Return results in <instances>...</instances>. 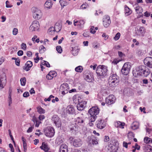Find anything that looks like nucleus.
Returning <instances> with one entry per match:
<instances>
[{
    "label": "nucleus",
    "instance_id": "nucleus-1",
    "mask_svg": "<svg viewBox=\"0 0 152 152\" xmlns=\"http://www.w3.org/2000/svg\"><path fill=\"white\" fill-rule=\"evenodd\" d=\"M133 74L135 77L138 76L143 75L145 77H147L150 73L148 68L145 66H140L137 67L133 70Z\"/></svg>",
    "mask_w": 152,
    "mask_h": 152
},
{
    "label": "nucleus",
    "instance_id": "nucleus-2",
    "mask_svg": "<svg viewBox=\"0 0 152 152\" xmlns=\"http://www.w3.org/2000/svg\"><path fill=\"white\" fill-rule=\"evenodd\" d=\"M99 109L97 107H93L88 110V113L91 115L90 117V121L91 122H94L96 120V116L99 113Z\"/></svg>",
    "mask_w": 152,
    "mask_h": 152
},
{
    "label": "nucleus",
    "instance_id": "nucleus-3",
    "mask_svg": "<svg viewBox=\"0 0 152 152\" xmlns=\"http://www.w3.org/2000/svg\"><path fill=\"white\" fill-rule=\"evenodd\" d=\"M119 82L118 77L115 74H113L110 76L108 83L110 86L113 87L118 85Z\"/></svg>",
    "mask_w": 152,
    "mask_h": 152
},
{
    "label": "nucleus",
    "instance_id": "nucleus-4",
    "mask_svg": "<svg viewBox=\"0 0 152 152\" xmlns=\"http://www.w3.org/2000/svg\"><path fill=\"white\" fill-rule=\"evenodd\" d=\"M107 71V67L105 66L100 65L97 66L96 72L97 75L99 76L98 78H99V77H100V76H104L106 75Z\"/></svg>",
    "mask_w": 152,
    "mask_h": 152
},
{
    "label": "nucleus",
    "instance_id": "nucleus-5",
    "mask_svg": "<svg viewBox=\"0 0 152 152\" xmlns=\"http://www.w3.org/2000/svg\"><path fill=\"white\" fill-rule=\"evenodd\" d=\"M31 10L34 18L36 19H39L41 18L42 13L40 10L35 7H33Z\"/></svg>",
    "mask_w": 152,
    "mask_h": 152
},
{
    "label": "nucleus",
    "instance_id": "nucleus-6",
    "mask_svg": "<svg viewBox=\"0 0 152 152\" xmlns=\"http://www.w3.org/2000/svg\"><path fill=\"white\" fill-rule=\"evenodd\" d=\"M131 68V66L129 62L125 63L121 69V72L123 74L126 75L129 72Z\"/></svg>",
    "mask_w": 152,
    "mask_h": 152
},
{
    "label": "nucleus",
    "instance_id": "nucleus-7",
    "mask_svg": "<svg viewBox=\"0 0 152 152\" xmlns=\"http://www.w3.org/2000/svg\"><path fill=\"white\" fill-rule=\"evenodd\" d=\"M44 132L45 135L50 137H53L55 133L53 128L50 127H48L45 129Z\"/></svg>",
    "mask_w": 152,
    "mask_h": 152
},
{
    "label": "nucleus",
    "instance_id": "nucleus-8",
    "mask_svg": "<svg viewBox=\"0 0 152 152\" xmlns=\"http://www.w3.org/2000/svg\"><path fill=\"white\" fill-rule=\"evenodd\" d=\"M39 27V22L37 20L34 21L30 25L29 29L32 31L38 30Z\"/></svg>",
    "mask_w": 152,
    "mask_h": 152
},
{
    "label": "nucleus",
    "instance_id": "nucleus-9",
    "mask_svg": "<svg viewBox=\"0 0 152 152\" xmlns=\"http://www.w3.org/2000/svg\"><path fill=\"white\" fill-rule=\"evenodd\" d=\"M52 121L56 126L57 127H59L61 126V123L60 119L56 115H54L52 118Z\"/></svg>",
    "mask_w": 152,
    "mask_h": 152
},
{
    "label": "nucleus",
    "instance_id": "nucleus-10",
    "mask_svg": "<svg viewBox=\"0 0 152 152\" xmlns=\"http://www.w3.org/2000/svg\"><path fill=\"white\" fill-rule=\"evenodd\" d=\"M60 89L61 91V94L64 95L68 93L69 89L68 85L67 83H64L62 84L60 87Z\"/></svg>",
    "mask_w": 152,
    "mask_h": 152
},
{
    "label": "nucleus",
    "instance_id": "nucleus-11",
    "mask_svg": "<svg viewBox=\"0 0 152 152\" xmlns=\"http://www.w3.org/2000/svg\"><path fill=\"white\" fill-rule=\"evenodd\" d=\"M88 143L91 146L98 144L97 139L94 136H89L87 138Z\"/></svg>",
    "mask_w": 152,
    "mask_h": 152
},
{
    "label": "nucleus",
    "instance_id": "nucleus-12",
    "mask_svg": "<svg viewBox=\"0 0 152 152\" xmlns=\"http://www.w3.org/2000/svg\"><path fill=\"white\" fill-rule=\"evenodd\" d=\"M103 25L105 27H107L111 23L110 17L108 15H105L103 19Z\"/></svg>",
    "mask_w": 152,
    "mask_h": 152
},
{
    "label": "nucleus",
    "instance_id": "nucleus-13",
    "mask_svg": "<svg viewBox=\"0 0 152 152\" xmlns=\"http://www.w3.org/2000/svg\"><path fill=\"white\" fill-rule=\"evenodd\" d=\"M6 83V78L5 75L3 74L0 75V87L3 88Z\"/></svg>",
    "mask_w": 152,
    "mask_h": 152
},
{
    "label": "nucleus",
    "instance_id": "nucleus-14",
    "mask_svg": "<svg viewBox=\"0 0 152 152\" xmlns=\"http://www.w3.org/2000/svg\"><path fill=\"white\" fill-rule=\"evenodd\" d=\"M143 61L145 65L150 68H152V57H147Z\"/></svg>",
    "mask_w": 152,
    "mask_h": 152
},
{
    "label": "nucleus",
    "instance_id": "nucleus-15",
    "mask_svg": "<svg viewBox=\"0 0 152 152\" xmlns=\"http://www.w3.org/2000/svg\"><path fill=\"white\" fill-rule=\"evenodd\" d=\"M97 127L100 129H103L106 126L105 123L103 120L99 119L96 122Z\"/></svg>",
    "mask_w": 152,
    "mask_h": 152
},
{
    "label": "nucleus",
    "instance_id": "nucleus-16",
    "mask_svg": "<svg viewBox=\"0 0 152 152\" xmlns=\"http://www.w3.org/2000/svg\"><path fill=\"white\" fill-rule=\"evenodd\" d=\"M115 101V98L113 95H110L105 99L106 103L110 105L114 103Z\"/></svg>",
    "mask_w": 152,
    "mask_h": 152
},
{
    "label": "nucleus",
    "instance_id": "nucleus-17",
    "mask_svg": "<svg viewBox=\"0 0 152 152\" xmlns=\"http://www.w3.org/2000/svg\"><path fill=\"white\" fill-rule=\"evenodd\" d=\"M145 29L143 27H140L136 31L135 34L137 36H143L145 33Z\"/></svg>",
    "mask_w": 152,
    "mask_h": 152
},
{
    "label": "nucleus",
    "instance_id": "nucleus-18",
    "mask_svg": "<svg viewBox=\"0 0 152 152\" xmlns=\"http://www.w3.org/2000/svg\"><path fill=\"white\" fill-rule=\"evenodd\" d=\"M86 102L85 101L80 102L77 104V109L79 110H83L86 106Z\"/></svg>",
    "mask_w": 152,
    "mask_h": 152
},
{
    "label": "nucleus",
    "instance_id": "nucleus-19",
    "mask_svg": "<svg viewBox=\"0 0 152 152\" xmlns=\"http://www.w3.org/2000/svg\"><path fill=\"white\" fill-rule=\"evenodd\" d=\"M40 148L42 150H43L45 152H50L51 151L50 148L49 147L47 143L43 142L42 143L41 146Z\"/></svg>",
    "mask_w": 152,
    "mask_h": 152
},
{
    "label": "nucleus",
    "instance_id": "nucleus-20",
    "mask_svg": "<svg viewBox=\"0 0 152 152\" xmlns=\"http://www.w3.org/2000/svg\"><path fill=\"white\" fill-rule=\"evenodd\" d=\"M32 62L31 61H28L23 67V69L28 71L30 70V68L32 67Z\"/></svg>",
    "mask_w": 152,
    "mask_h": 152
},
{
    "label": "nucleus",
    "instance_id": "nucleus-21",
    "mask_svg": "<svg viewBox=\"0 0 152 152\" xmlns=\"http://www.w3.org/2000/svg\"><path fill=\"white\" fill-rule=\"evenodd\" d=\"M74 24L75 26H77L80 28L83 27L85 23V21L83 20H80L79 21L74 20Z\"/></svg>",
    "mask_w": 152,
    "mask_h": 152
},
{
    "label": "nucleus",
    "instance_id": "nucleus-22",
    "mask_svg": "<svg viewBox=\"0 0 152 152\" xmlns=\"http://www.w3.org/2000/svg\"><path fill=\"white\" fill-rule=\"evenodd\" d=\"M56 76V73L54 71H50L46 76L47 79L50 80L53 79V77Z\"/></svg>",
    "mask_w": 152,
    "mask_h": 152
},
{
    "label": "nucleus",
    "instance_id": "nucleus-23",
    "mask_svg": "<svg viewBox=\"0 0 152 152\" xmlns=\"http://www.w3.org/2000/svg\"><path fill=\"white\" fill-rule=\"evenodd\" d=\"M82 144V141L79 139H75L73 142V145L76 147H80Z\"/></svg>",
    "mask_w": 152,
    "mask_h": 152
},
{
    "label": "nucleus",
    "instance_id": "nucleus-24",
    "mask_svg": "<svg viewBox=\"0 0 152 152\" xmlns=\"http://www.w3.org/2000/svg\"><path fill=\"white\" fill-rule=\"evenodd\" d=\"M84 78L85 80L88 82H92L94 80L93 75L91 74L86 75Z\"/></svg>",
    "mask_w": 152,
    "mask_h": 152
},
{
    "label": "nucleus",
    "instance_id": "nucleus-25",
    "mask_svg": "<svg viewBox=\"0 0 152 152\" xmlns=\"http://www.w3.org/2000/svg\"><path fill=\"white\" fill-rule=\"evenodd\" d=\"M67 112L70 114H73L75 112V110L73 106L71 105L68 106L67 108Z\"/></svg>",
    "mask_w": 152,
    "mask_h": 152
},
{
    "label": "nucleus",
    "instance_id": "nucleus-26",
    "mask_svg": "<svg viewBox=\"0 0 152 152\" xmlns=\"http://www.w3.org/2000/svg\"><path fill=\"white\" fill-rule=\"evenodd\" d=\"M115 126L117 127H120L122 129H124V126L125 125V123L120 121H117L115 123Z\"/></svg>",
    "mask_w": 152,
    "mask_h": 152
},
{
    "label": "nucleus",
    "instance_id": "nucleus-27",
    "mask_svg": "<svg viewBox=\"0 0 152 152\" xmlns=\"http://www.w3.org/2000/svg\"><path fill=\"white\" fill-rule=\"evenodd\" d=\"M61 25L59 23H57L55 25L54 28H55V31L58 32L61 30Z\"/></svg>",
    "mask_w": 152,
    "mask_h": 152
},
{
    "label": "nucleus",
    "instance_id": "nucleus-28",
    "mask_svg": "<svg viewBox=\"0 0 152 152\" xmlns=\"http://www.w3.org/2000/svg\"><path fill=\"white\" fill-rule=\"evenodd\" d=\"M143 150L145 152H152V147L149 145H146L143 147Z\"/></svg>",
    "mask_w": 152,
    "mask_h": 152
},
{
    "label": "nucleus",
    "instance_id": "nucleus-29",
    "mask_svg": "<svg viewBox=\"0 0 152 152\" xmlns=\"http://www.w3.org/2000/svg\"><path fill=\"white\" fill-rule=\"evenodd\" d=\"M139 124L137 122H133L131 125V128L133 130H135L138 128Z\"/></svg>",
    "mask_w": 152,
    "mask_h": 152
},
{
    "label": "nucleus",
    "instance_id": "nucleus-30",
    "mask_svg": "<svg viewBox=\"0 0 152 152\" xmlns=\"http://www.w3.org/2000/svg\"><path fill=\"white\" fill-rule=\"evenodd\" d=\"M52 5L53 3L51 1H47L45 3V6L48 9H50L52 7Z\"/></svg>",
    "mask_w": 152,
    "mask_h": 152
},
{
    "label": "nucleus",
    "instance_id": "nucleus-31",
    "mask_svg": "<svg viewBox=\"0 0 152 152\" xmlns=\"http://www.w3.org/2000/svg\"><path fill=\"white\" fill-rule=\"evenodd\" d=\"M72 53L74 56H76L77 55L79 51V50L77 47L72 48Z\"/></svg>",
    "mask_w": 152,
    "mask_h": 152
},
{
    "label": "nucleus",
    "instance_id": "nucleus-32",
    "mask_svg": "<svg viewBox=\"0 0 152 152\" xmlns=\"http://www.w3.org/2000/svg\"><path fill=\"white\" fill-rule=\"evenodd\" d=\"M136 12L137 14H140L142 12V7L138 6L135 8Z\"/></svg>",
    "mask_w": 152,
    "mask_h": 152
},
{
    "label": "nucleus",
    "instance_id": "nucleus-33",
    "mask_svg": "<svg viewBox=\"0 0 152 152\" xmlns=\"http://www.w3.org/2000/svg\"><path fill=\"white\" fill-rule=\"evenodd\" d=\"M64 140V139L61 137H57L56 139V144L58 145H60L63 142Z\"/></svg>",
    "mask_w": 152,
    "mask_h": 152
},
{
    "label": "nucleus",
    "instance_id": "nucleus-34",
    "mask_svg": "<svg viewBox=\"0 0 152 152\" xmlns=\"http://www.w3.org/2000/svg\"><path fill=\"white\" fill-rule=\"evenodd\" d=\"M125 14L126 15H129L131 14L132 11L127 6H125Z\"/></svg>",
    "mask_w": 152,
    "mask_h": 152
},
{
    "label": "nucleus",
    "instance_id": "nucleus-35",
    "mask_svg": "<svg viewBox=\"0 0 152 152\" xmlns=\"http://www.w3.org/2000/svg\"><path fill=\"white\" fill-rule=\"evenodd\" d=\"M60 5L62 8H63L64 6H67L68 4V2L64 0H60L59 1Z\"/></svg>",
    "mask_w": 152,
    "mask_h": 152
},
{
    "label": "nucleus",
    "instance_id": "nucleus-36",
    "mask_svg": "<svg viewBox=\"0 0 152 152\" xmlns=\"http://www.w3.org/2000/svg\"><path fill=\"white\" fill-rule=\"evenodd\" d=\"M55 31V28L53 27L50 28L48 30V32L50 35L53 34Z\"/></svg>",
    "mask_w": 152,
    "mask_h": 152
},
{
    "label": "nucleus",
    "instance_id": "nucleus-37",
    "mask_svg": "<svg viewBox=\"0 0 152 152\" xmlns=\"http://www.w3.org/2000/svg\"><path fill=\"white\" fill-rule=\"evenodd\" d=\"M111 151H110L111 152H117L118 150V148L114 145L111 146L110 147Z\"/></svg>",
    "mask_w": 152,
    "mask_h": 152
},
{
    "label": "nucleus",
    "instance_id": "nucleus-38",
    "mask_svg": "<svg viewBox=\"0 0 152 152\" xmlns=\"http://www.w3.org/2000/svg\"><path fill=\"white\" fill-rule=\"evenodd\" d=\"M37 111L40 114L44 113H45V110H44L41 107L39 106L37 107Z\"/></svg>",
    "mask_w": 152,
    "mask_h": 152
},
{
    "label": "nucleus",
    "instance_id": "nucleus-39",
    "mask_svg": "<svg viewBox=\"0 0 152 152\" xmlns=\"http://www.w3.org/2000/svg\"><path fill=\"white\" fill-rule=\"evenodd\" d=\"M21 84L22 86H24L26 83V79L25 77H23L20 79Z\"/></svg>",
    "mask_w": 152,
    "mask_h": 152
},
{
    "label": "nucleus",
    "instance_id": "nucleus-40",
    "mask_svg": "<svg viewBox=\"0 0 152 152\" xmlns=\"http://www.w3.org/2000/svg\"><path fill=\"white\" fill-rule=\"evenodd\" d=\"M127 137L128 139H130L134 137V135L132 132H130L128 133Z\"/></svg>",
    "mask_w": 152,
    "mask_h": 152
},
{
    "label": "nucleus",
    "instance_id": "nucleus-41",
    "mask_svg": "<svg viewBox=\"0 0 152 152\" xmlns=\"http://www.w3.org/2000/svg\"><path fill=\"white\" fill-rule=\"evenodd\" d=\"M83 70V67L81 66H79L75 68L76 72H81Z\"/></svg>",
    "mask_w": 152,
    "mask_h": 152
},
{
    "label": "nucleus",
    "instance_id": "nucleus-42",
    "mask_svg": "<svg viewBox=\"0 0 152 152\" xmlns=\"http://www.w3.org/2000/svg\"><path fill=\"white\" fill-rule=\"evenodd\" d=\"M151 138H149L148 137H145L144 139V142L146 143H150Z\"/></svg>",
    "mask_w": 152,
    "mask_h": 152
},
{
    "label": "nucleus",
    "instance_id": "nucleus-43",
    "mask_svg": "<svg viewBox=\"0 0 152 152\" xmlns=\"http://www.w3.org/2000/svg\"><path fill=\"white\" fill-rule=\"evenodd\" d=\"M60 148L61 149H64L65 150H67L68 151L67 146L65 144H61L60 146Z\"/></svg>",
    "mask_w": 152,
    "mask_h": 152
},
{
    "label": "nucleus",
    "instance_id": "nucleus-44",
    "mask_svg": "<svg viewBox=\"0 0 152 152\" xmlns=\"http://www.w3.org/2000/svg\"><path fill=\"white\" fill-rule=\"evenodd\" d=\"M142 81L143 84H146L148 83L150 84H151V86H152V80H151L149 82L148 81V80L147 79H143L142 80Z\"/></svg>",
    "mask_w": 152,
    "mask_h": 152
},
{
    "label": "nucleus",
    "instance_id": "nucleus-45",
    "mask_svg": "<svg viewBox=\"0 0 152 152\" xmlns=\"http://www.w3.org/2000/svg\"><path fill=\"white\" fill-rule=\"evenodd\" d=\"M121 35L120 33L119 32L117 33L115 37H114V39L115 40H118L120 37Z\"/></svg>",
    "mask_w": 152,
    "mask_h": 152
},
{
    "label": "nucleus",
    "instance_id": "nucleus-46",
    "mask_svg": "<svg viewBox=\"0 0 152 152\" xmlns=\"http://www.w3.org/2000/svg\"><path fill=\"white\" fill-rule=\"evenodd\" d=\"M39 52L40 53H44L46 50L45 48L43 45H41L40 47Z\"/></svg>",
    "mask_w": 152,
    "mask_h": 152
},
{
    "label": "nucleus",
    "instance_id": "nucleus-47",
    "mask_svg": "<svg viewBox=\"0 0 152 152\" xmlns=\"http://www.w3.org/2000/svg\"><path fill=\"white\" fill-rule=\"evenodd\" d=\"M56 49L57 52L59 53H61L62 51V48L60 46H57L56 47Z\"/></svg>",
    "mask_w": 152,
    "mask_h": 152
},
{
    "label": "nucleus",
    "instance_id": "nucleus-48",
    "mask_svg": "<svg viewBox=\"0 0 152 152\" xmlns=\"http://www.w3.org/2000/svg\"><path fill=\"white\" fill-rule=\"evenodd\" d=\"M42 65L46 66L48 67H50V64L48 62L46 61H43L42 62Z\"/></svg>",
    "mask_w": 152,
    "mask_h": 152
},
{
    "label": "nucleus",
    "instance_id": "nucleus-49",
    "mask_svg": "<svg viewBox=\"0 0 152 152\" xmlns=\"http://www.w3.org/2000/svg\"><path fill=\"white\" fill-rule=\"evenodd\" d=\"M136 54L138 56H142L143 54V53L140 50H137L136 52Z\"/></svg>",
    "mask_w": 152,
    "mask_h": 152
},
{
    "label": "nucleus",
    "instance_id": "nucleus-50",
    "mask_svg": "<svg viewBox=\"0 0 152 152\" xmlns=\"http://www.w3.org/2000/svg\"><path fill=\"white\" fill-rule=\"evenodd\" d=\"M18 33V29L16 28H13L12 31V33L13 35H16Z\"/></svg>",
    "mask_w": 152,
    "mask_h": 152
},
{
    "label": "nucleus",
    "instance_id": "nucleus-51",
    "mask_svg": "<svg viewBox=\"0 0 152 152\" xmlns=\"http://www.w3.org/2000/svg\"><path fill=\"white\" fill-rule=\"evenodd\" d=\"M21 49L23 50H25L26 48V44L22 43L21 45Z\"/></svg>",
    "mask_w": 152,
    "mask_h": 152
},
{
    "label": "nucleus",
    "instance_id": "nucleus-52",
    "mask_svg": "<svg viewBox=\"0 0 152 152\" xmlns=\"http://www.w3.org/2000/svg\"><path fill=\"white\" fill-rule=\"evenodd\" d=\"M90 30L91 33L94 34L96 32V31L94 29V26H92L90 28Z\"/></svg>",
    "mask_w": 152,
    "mask_h": 152
},
{
    "label": "nucleus",
    "instance_id": "nucleus-53",
    "mask_svg": "<svg viewBox=\"0 0 152 152\" xmlns=\"http://www.w3.org/2000/svg\"><path fill=\"white\" fill-rule=\"evenodd\" d=\"M5 60V58L3 56H2L0 58V65Z\"/></svg>",
    "mask_w": 152,
    "mask_h": 152
},
{
    "label": "nucleus",
    "instance_id": "nucleus-54",
    "mask_svg": "<svg viewBox=\"0 0 152 152\" xmlns=\"http://www.w3.org/2000/svg\"><path fill=\"white\" fill-rule=\"evenodd\" d=\"M120 61V60L115 59L113 61L112 63L114 64H116Z\"/></svg>",
    "mask_w": 152,
    "mask_h": 152
},
{
    "label": "nucleus",
    "instance_id": "nucleus-55",
    "mask_svg": "<svg viewBox=\"0 0 152 152\" xmlns=\"http://www.w3.org/2000/svg\"><path fill=\"white\" fill-rule=\"evenodd\" d=\"M76 121L78 123H82L83 122V120L79 117H78L76 120Z\"/></svg>",
    "mask_w": 152,
    "mask_h": 152
},
{
    "label": "nucleus",
    "instance_id": "nucleus-56",
    "mask_svg": "<svg viewBox=\"0 0 152 152\" xmlns=\"http://www.w3.org/2000/svg\"><path fill=\"white\" fill-rule=\"evenodd\" d=\"M29 93L28 92H25L23 94V96L24 97H27L29 96Z\"/></svg>",
    "mask_w": 152,
    "mask_h": 152
},
{
    "label": "nucleus",
    "instance_id": "nucleus-57",
    "mask_svg": "<svg viewBox=\"0 0 152 152\" xmlns=\"http://www.w3.org/2000/svg\"><path fill=\"white\" fill-rule=\"evenodd\" d=\"M102 36V37H104L105 40H106L108 38V36L107 35H106L105 33H103Z\"/></svg>",
    "mask_w": 152,
    "mask_h": 152
},
{
    "label": "nucleus",
    "instance_id": "nucleus-58",
    "mask_svg": "<svg viewBox=\"0 0 152 152\" xmlns=\"http://www.w3.org/2000/svg\"><path fill=\"white\" fill-rule=\"evenodd\" d=\"M8 131H9V135H10V136L11 139V140L13 142V143H14V144H15V141H14V139H13V138L12 136V135L11 134L10 130H8Z\"/></svg>",
    "mask_w": 152,
    "mask_h": 152
},
{
    "label": "nucleus",
    "instance_id": "nucleus-59",
    "mask_svg": "<svg viewBox=\"0 0 152 152\" xmlns=\"http://www.w3.org/2000/svg\"><path fill=\"white\" fill-rule=\"evenodd\" d=\"M35 123H36L35 126L36 127H39L40 124L41 123V121L37 120V121L35 122Z\"/></svg>",
    "mask_w": 152,
    "mask_h": 152
},
{
    "label": "nucleus",
    "instance_id": "nucleus-60",
    "mask_svg": "<svg viewBox=\"0 0 152 152\" xmlns=\"http://www.w3.org/2000/svg\"><path fill=\"white\" fill-rule=\"evenodd\" d=\"M17 54L18 56H21L23 54V52L22 50H20L18 51Z\"/></svg>",
    "mask_w": 152,
    "mask_h": 152
},
{
    "label": "nucleus",
    "instance_id": "nucleus-61",
    "mask_svg": "<svg viewBox=\"0 0 152 152\" xmlns=\"http://www.w3.org/2000/svg\"><path fill=\"white\" fill-rule=\"evenodd\" d=\"M132 147L135 148V149H137V150H140V146L138 145L137 143L135 144V147L133 146Z\"/></svg>",
    "mask_w": 152,
    "mask_h": 152
},
{
    "label": "nucleus",
    "instance_id": "nucleus-62",
    "mask_svg": "<svg viewBox=\"0 0 152 152\" xmlns=\"http://www.w3.org/2000/svg\"><path fill=\"white\" fill-rule=\"evenodd\" d=\"M118 53L119 56L120 57H123L125 56L124 54L121 52L118 51Z\"/></svg>",
    "mask_w": 152,
    "mask_h": 152
},
{
    "label": "nucleus",
    "instance_id": "nucleus-63",
    "mask_svg": "<svg viewBox=\"0 0 152 152\" xmlns=\"http://www.w3.org/2000/svg\"><path fill=\"white\" fill-rule=\"evenodd\" d=\"M45 118V116L43 115H40L39 117V118L40 120H43Z\"/></svg>",
    "mask_w": 152,
    "mask_h": 152
},
{
    "label": "nucleus",
    "instance_id": "nucleus-64",
    "mask_svg": "<svg viewBox=\"0 0 152 152\" xmlns=\"http://www.w3.org/2000/svg\"><path fill=\"white\" fill-rule=\"evenodd\" d=\"M26 55L28 57H31L32 55V53L31 52L28 51L26 53Z\"/></svg>",
    "mask_w": 152,
    "mask_h": 152
}]
</instances>
